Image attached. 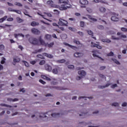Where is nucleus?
<instances>
[{"label": "nucleus", "instance_id": "nucleus-17", "mask_svg": "<svg viewBox=\"0 0 127 127\" xmlns=\"http://www.w3.org/2000/svg\"><path fill=\"white\" fill-rule=\"evenodd\" d=\"M39 23L36 22V21H32L31 23V26L33 27H35L36 26H39Z\"/></svg>", "mask_w": 127, "mask_h": 127}, {"label": "nucleus", "instance_id": "nucleus-45", "mask_svg": "<svg viewBox=\"0 0 127 127\" xmlns=\"http://www.w3.org/2000/svg\"><path fill=\"white\" fill-rule=\"evenodd\" d=\"M46 114H47V113L45 114H43V116L40 115V118H47V119H48V118L46 116Z\"/></svg>", "mask_w": 127, "mask_h": 127}, {"label": "nucleus", "instance_id": "nucleus-12", "mask_svg": "<svg viewBox=\"0 0 127 127\" xmlns=\"http://www.w3.org/2000/svg\"><path fill=\"white\" fill-rule=\"evenodd\" d=\"M99 12L101 13H105L106 12V8H104L103 6H101L100 7H99Z\"/></svg>", "mask_w": 127, "mask_h": 127}, {"label": "nucleus", "instance_id": "nucleus-2", "mask_svg": "<svg viewBox=\"0 0 127 127\" xmlns=\"http://www.w3.org/2000/svg\"><path fill=\"white\" fill-rule=\"evenodd\" d=\"M29 42L31 44L34 45L40 46V45H45V41L42 39V38H41V37H40V39L39 40V41L36 38L30 37V38H29Z\"/></svg>", "mask_w": 127, "mask_h": 127}, {"label": "nucleus", "instance_id": "nucleus-3", "mask_svg": "<svg viewBox=\"0 0 127 127\" xmlns=\"http://www.w3.org/2000/svg\"><path fill=\"white\" fill-rule=\"evenodd\" d=\"M58 24L60 26H67L68 22L66 20H64L63 18H60Z\"/></svg>", "mask_w": 127, "mask_h": 127}, {"label": "nucleus", "instance_id": "nucleus-47", "mask_svg": "<svg viewBox=\"0 0 127 127\" xmlns=\"http://www.w3.org/2000/svg\"><path fill=\"white\" fill-rule=\"evenodd\" d=\"M14 11V12H16V13H18V14H21V11L18 10H13Z\"/></svg>", "mask_w": 127, "mask_h": 127}, {"label": "nucleus", "instance_id": "nucleus-16", "mask_svg": "<svg viewBox=\"0 0 127 127\" xmlns=\"http://www.w3.org/2000/svg\"><path fill=\"white\" fill-rule=\"evenodd\" d=\"M14 36L15 38H17L18 37H22V38L24 37V35L22 34H14Z\"/></svg>", "mask_w": 127, "mask_h": 127}, {"label": "nucleus", "instance_id": "nucleus-40", "mask_svg": "<svg viewBox=\"0 0 127 127\" xmlns=\"http://www.w3.org/2000/svg\"><path fill=\"white\" fill-rule=\"evenodd\" d=\"M102 42H106V43H110L111 42V40H108V39H102Z\"/></svg>", "mask_w": 127, "mask_h": 127}, {"label": "nucleus", "instance_id": "nucleus-9", "mask_svg": "<svg viewBox=\"0 0 127 127\" xmlns=\"http://www.w3.org/2000/svg\"><path fill=\"white\" fill-rule=\"evenodd\" d=\"M45 69L47 71H48L49 72H51L52 69V66H51L50 65H49L48 64H45Z\"/></svg>", "mask_w": 127, "mask_h": 127}, {"label": "nucleus", "instance_id": "nucleus-55", "mask_svg": "<svg viewBox=\"0 0 127 127\" xmlns=\"http://www.w3.org/2000/svg\"><path fill=\"white\" fill-rule=\"evenodd\" d=\"M30 64H32V65H34L36 64V61H31Z\"/></svg>", "mask_w": 127, "mask_h": 127}, {"label": "nucleus", "instance_id": "nucleus-49", "mask_svg": "<svg viewBox=\"0 0 127 127\" xmlns=\"http://www.w3.org/2000/svg\"><path fill=\"white\" fill-rule=\"evenodd\" d=\"M39 82H40L43 85L46 84V82H45L44 80H42V79H40V80H39Z\"/></svg>", "mask_w": 127, "mask_h": 127}, {"label": "nucleus", "instance_id": "nucleus-7", "mask_svg": "<svg viewBox=\"0 0 127 127\" xmlns=\"http://www.w3.org/2000/svg\"><path fill=\"white\" fill-rule=\"evenodd\" d=\"M31 31H32V33L35 35H39L40 33V31L38 30V29L32 28Z\"/></svg>", "mask_w": 127, "mask_h": 127}, {"label": "nucleus", "instance_id": "nucleus-39", "mask_svg": "<svg viewBox=\"0 0 127 127\" xmlns=\"http://www.w3.org/2000/svg\"><path fill=\"white\" fill-rule=\"evenodd\" d=\"M57 62L59 63L64 64V62H65V60H59L57 61Z\"/></svg>", "mask_w": 127, "mask_h": 127}, {"label": "nucleus", "instance_id": "nucleus-14", "mask_svg": "<svg viewBox=\"0 0 127 127\" xmlns=\"http://www.w3.org/2000/svg\"><path fill=\"white\" fill-rule=\"evenodd\" d=\"M117 35L120 36V38H127L126 35L122 34V32H119L118 33H117Z\"/></svg>", "mask_w": 127, "mask_h": 127}, {"label": "nucleus", "instance_id": "nucleus-8", "mask_svg": "<svg viewBox=\"0 0 127 127\" xmlns=\"http://www.w3.org/2000/svg\"><path fill=\"white\" fill-rule=\"evenodd\" d=\"M93 53V57L94 58H98L99 59H100L101 61H104V60L103 59H102V58H101L100 57H99L98 55H96L97 51H92Z\"/></svg>", "mask_w": 127, "mask_h": 127}, {"label": "nucleus", "instance_id": "nucleus-36", "mask_svg": "<svg viewBox=\"0 0 127 127\" xmlns=\"http://www.w3.org/2000/svg\"><path fill=\"white\" fill-rule=\"evenodd\" d=\"M20 61V59L19 58H18V59H14V60H13V62L14 63H19Z\"/></svg>", "mask_w": 127, "mask_h": 127}, {"label": "nucleus", "instance_id": "nucleus-10", "mask_svg": "<svg viewBox=\"0 0 127 127\" xmlns=\"http://www.w3.org/2000/svg\"><path fill=\"white\" fill-rule=\"evenodd\" d=\"M77 73L81 76L84 77L86 75V73L84 70H80L77 72Z\"/></svg>", "mask_w": 127, "mask_h": 127}, {"label": "nucleus", "instance_id": "nucleus-19", "mask_svg": "<svg viewBox=\"0 0 127 127\" xmlns=\"http://www.w3.org/2000/svg\"><path fill=\"white\" fill-rule=\"evenodd\" d=\"M55 89H57V90H65V88H64L63 87H60V86H54V87Z\"/></svg>", "mask_w": 127, "mask_h": 127}, {"label": "nucleus", "instance_id": "nucleus-59", "mask_svg": "<svg viewBox=\"0 0 127 127\" xmlns=\"http://www.w3.org/2000/svg\"><path fill=\"white\" fill-rule=\"evenodd\" d=\"M112 39L116 40H119L120 39V38H116V37L113 36H112Z\"/></svg>", "mask_w": 127, "mask_h": 127}, {"label": "nucleus", "instance_id": "nucleus-30", "mask_svg": "<svg viewBox=\"0 0 127 127\" xmlns=\"http://www.w3.org/2000/svg\"><path fill=\"white\" fill-rule=\"evenodd\" d=\"M5 61H6L5 58L4 57H2V60H1V62H0V64H3L4 63H5Z\"/></svg>", "mask_w": 127, "mask_h": 127}, {"label": "nucleus", "instance_id": "nucleus-42", "mask_svg": "<svg viewBox=\"0 0 127 127\" xmlns=\"http://www.w3.org/2000/svg\"><path fill=\"white\" fill-rule=\"evenodd\" d=\"M23 63L24 64L25 66H26V67L29 66V64L25 61H23Z\"/></svg>", "mask_w": 127, "mask_h": 127}, {"label": "nucleus", "instance_id": "nucleus-58", "mask_svg": "<svg viewBox=\"0 0 127 127\" xmlns=\"http://www.w3.org/2000/svg\"><path fill=\"white\" fill-rule=\"evenodd\" d=\"M7 21H13V18L12 17H10L7 19Z\"/></svg>", "mask_w": 127, "mask_h": 127}, {"label": "nucleus", "instance_id": "nucleus-13", "mask_svg": "<svg viewBox=\"0 0 127 127\" xmlns=\"http://www.w3.org/2000/svg\"><path fill=\"white\" fill-rule=\"evenodd\" d=\"M43 56L50 59H52L53 58V56H52V55L49 54L48 53H43Z\"/></svg>", "mask_w": 127, "mask_h": 127}, {"label": "nucleus", "instance_id": "nucleus-29", "mask_svg": "<svg viewBox=\"0 0 127 127\" xmlns=\"http://www.w3.org/2000/svg\"><path fill=\"white\" fill-rule=\"evenodd\" d=\"M0 106H1L2 107H8V108H12V106H11L10 105H6V104H0Z\"/></svg>", "mask_w": 127, "mask_h": 127}, {"label": "nucleus", "instance_id": "nucleus-11", "mask_svg": "<svg viewBox=\"0 0 127 127\" xmlns=\"http://www.w3.org/2000/svg\"><path fill=\"white\" fill-rule=\"evenodd\" d=\"M64 45H66L67 46H68V47H70V48H71V49H76V46H72L70 44H68L67 43H64Z\"/></svg>", "mask_w": 127, "mask_h": 127}, {"label": "nucleus", "instance_id": "nucleus-15", "mask_svg": "<svg viewBox=\"0 0 127 127\" xmlns=\"http://www.w3.org/2000/svg\"><path fill=\"white\" fill-rule=\"evenodd\" d=\"M87 17L91 20V21L92 22H96L97 21V19L96 18H93L92 17V16L91 15H87Z\"/></svg>", "mask_w": 127, "mask_h": 127}, {"label": "nucleus", "instance_id": "nucleus-26", "mask_svg": "<svg viewBox=\"0 0 127 127\" xmlns=\"http://www.w3.org/2000/svg\"><path fill=\"white\" fill-rule=\"evenodd\" d=\"M16 21L18 23H22L23 21V20L19 17H17Z\"/></svg>", "mask_w": 127, "mask_h": 127}, {"label": "nucleus", "instance_id": "nucleus-46", "mask_svg": "<svg viewBox=\"0 0 127 127\" xmlns=\"http://www.w3.org/2000/svg\"><path fill=\"white\" fill-rule=\"evenodd\" d=\"M86 10L89 13H92V9L90 8H86Z\"/></svg>", "mask_w": 127, "mask_h": 127}, {"label": "nucleus", "instance_id": "nucleus-52", "mask_svg": "<svg viewBox=\"0 0 127 127\" xmlns=\"http://www.w3.org/2000/svg\"><path fill=\"white\" fill-rule=\"evenodd\" d=\"M53 11H54L55 14H60V11H59L57 9L53 10Z\"/></svg>", "mask_w": 127, "mask_h": 127}, {"label": "nucleus", "instance_id": "nucleus-48", "mask_svg": "<svg viewBox=\"0 0 127 127\" xmlns=\"http://www.w3.org/2000/svg\"><path fill=\"white\" fill-rule=\"evenodd\" d=\"M60 114H51V117H56L57 116L59 115Z\"/></svg>", "mask_w": 127, "mask_h": 127}, {"label": "nucleus", "instance_id": "nucleus-57", "mask_svg": "<svg viewBox=\"0 0 127 127\" xmlns=\"http://www.w3.org/2000/svg\"><path fill=\"white\" fill-rule=\"evenodd\" d=\"M74 67V66L73 65H68V68L69 69H73Z\"/></svg>", "mask_w": 127, "mask_h": 127}, {"label": "nucleus", "instance_id": "nucleus-50", "mask_svg": "<svg viewBox=\"0 0 127 127\" xmlns=\"http://www.w3.org/2000/svg\"><path fill=\"white\" fill-rule=\"evenodd\" d=\"M113 56H114V53H113L112 52L107 54V56L108 57Z\"/></svg>", "mask_w": 127, "mask_h": 127}, {"label": "nucleus", "instance_id": "nucleus-64", "mask_svg": "<svg viewBox=\"0 0 127 127\" xmlns=\"http://www.w3.org/2000/svg\"><path fill=\"white\" fill-rule=\"evenodd\" d=\"M123 6H127V2H125L123 3Z\"/></svg>", "mask_w": 127, "mask_h": 127}, {"label": "nucleus", "instance_id": "nucleus-56", "mask_svg": "<svg viewBox=\"0 0 127 127\" xmlns=\"http://www.w3.org/2000/svg\"><path fill=\"white\" fill-rule=\"evenodd\" d=\"M82 78H83V76H77L76 77V79L77 80H80L81 79H82Z\"/></svg>", "mask_w": 127, "mask_h": 127}, {"label": "nucleus", "instance_id": "nucleus-38", "mask_svg": "<svg viewBox=\"0 0 127 127\" xmlns=\"http://www.w3.org/2000/svg\"><path fill=\"white\" fill-rule=\"evenodd\" d=\"M51 36L50 35H49V34L45 35V39L47 40H50L51 39Z\"/></svg>", "mask_w": 127, "mask_h": 127}, {"label": "nucleus", "instance_id": "nucleus-61", "mask_svg": "<svg viewBox=\"0 0 127 127\" xmlns=\"http://www.w3.org/2000/svg\"><path fill=\"white\" fill-rule=\"evenodd\" d=\"M105 69H106V66H102L100 67V70H104Z\"/></svg>", "mask_w": 127, "mask_h": 127}, {"label": "nucleus", "instance_id": "nucleus-33", "mask_svg": "<svg viewBox=\"0 0 127 127\" xmlns=\"http://www.w3.org/2000/svg\"><path fill=\"white\" fill-rule=\"evenodd\" d=\"M113 62H114L115 64H116L117 65H120V62H119L118 60H116V59H113Z\"/></svg>", "mask_w": 127, "mask_h": 127}, {"label": "nucleus", "instance_id": "nucleus-44", "mask_svg": "<svg viewBox=\"0 0 127 127\" xmlns=\"http://www.w3.org/2000/svg\"><path fill=\"white\" fill-rule=\"evenodd\" d=\"M4 49V46L2 44L0 45V50L3 51Z\"/></svg>", "mask_w": 127, "mask_h": 127}, {"label": "nucleus", "instance_id": "nucleus-18", "mask_svg": "<svg viewBox=\"0 0 127 127\" xmlns=\"http://www.w3.org/2000/svg\"><path fill=\"white\" fill-rule=\"evenodd\" d=\"M110 85V83H107L106 85H104V86H99L98 88L99 89H104L105 88H107Z\"/></svg>", "mask_w": 127, "mask_h": 127}, {"label": "nucleus", "instance_id": "nucleus-37", "mask_svg": "<svg viewBox=\"0 0 127 127\" xmlns=\"http://www.w3.org/2000/svg\"><path fill=\"white\" fill-rule=\"evenodd\" d=\"M38 15H40V16H41V17H42V18H43V19H45V20H47V21H50V20H49V19H47V18H45V17H44V15H43L40 14L39 12L38 13Z\"/></svg>", "mask_w": 127, "mask_h": 127}, {"label": "nucleus", "instance_id": "nucleus-32", "mask_svg": "<svg viewBox=\"0 0 127 127\" xmlns=\"http://www.w3.org/2000/svg\"><path fill=\"white\" fill-rule=\"evenodd\" d=\"M43 13H44V14L46 15L47 16L49 17H52V14H51L50 12H43Z\"/></svg>", "mask_w": 127, "mask_h": 127}, {"label": "nucleus", "instance_id": "nucleus-28", "mask_svg": "<svg viewBox=\"0 0 127 127\" xmlns=\"http://www.w3.org/2000/svg\"><path fill=\"white\" fill-rule=\"evenodd\" d=\"M14 5L16 6H18L19 7H22V4L21 3L18 2H15L14 3Z\"/></svg>", "mask_w": 127, "mask_h": 127}, {"label": "nucleus", "instance_id": "nucleus-31", "mask_svg": "<svg viewBox=\"0 0 127 127\" xmlns=\"http://www.w3.org/2000/svg\"><path fill=\"white\" fill-rule=\"evenodd\" d=\"M87 33H88V34L89 35H91L92 37L94 36V35H93L94 34L93 33V32L90 30H89L87 31Z\"/></svg>", "mask_w": 127, "mask_h": 127}, {"label": "nucleus", "instance_id": "nucleus-22", "mask_svg": "<svg viewBox=\"0 0 127 127\" xmlns=\"http://www.w3.org/2000/svg\"><path fill=\"white\" fill-rule=\"evenodd\" d=\"M93 2H94L95 3L101 2V3H105V1L103 0H93Z\"/></svg>", "mask_w": 127, "mask_h": 127}, {"label": "nucleus", "instance_id": "nucleus-21", "mask_svg": "<svg viewBox=\"0 0 127 127\" xmlns=\"http://www.w3.org/2000/svg\"><path fill=\"white\" fill-rule=\"evenodd\" d=\"M54 42H52L50 44H47L46 46H47V47H49V48H52L53 46H54Z\"/></svg>", "mask_w": 127, "mask_h": 127}, {"label": "nucleus", "instance_id": "nucleus-43", "mask_svg": "<svg viewBox=\"0 0 127 127\" xmlns=\"http://www.w3.org/2000/svg\"><path fill=\"white\" fill-rule=\"evenodd\" d=\"M121 30L122 32H127V28H126L122 27L121 28Z\"/></svg>", "mask_w": 127, "mask_h": 127}, {"label": "nucleus", "instance_id": "nucleus-41", "mask_svg": "<svg viewBox=\"0 0 127 127\" xmlns=\"http://www.w3.org/2000/svg\"><path fill=\"white\" fill-rule=\"evenodd\" d=\"M46 63V61L44 60H42L40 61V62L39 63V64L40 65H43Z\"/></svg>", "mask_w": 127, "mask_h": 127}, {"label": "nucleus", "instance_id": "nucleus-27", "mask_svg": "<svg viewBox=\"0 0 127 127\" xmlns=\"http://www.w3.org/2000/svg\"><path fill=\"white\" fill-rule=\"evenodd\" d=\"M52 72L54 74H58V68H53V69L52 70Z\"/></svg>", "mask_w": 127, "mask_h": 127}, {"label": "nucleus", "instance_id": "nucleus-25", "mask_svg": "<svg viewBox=\"0 0 127 127\" xmlns=\"http://www.w3.org/2000/svg\"><path fill=\"white\" fill-rule=\"evenodd\" d=\"M81 53H79L78 52L74 53L73 56L75 58H80Z\"/></svg>", "mask_w": 127, "mask_h": 127}, {"label": "nucleus", "instance_id": "nucleus-6", "mask_svg": "<svg viewBox=\"0 0 127 127\" xmlns=\"http://www.w3.org/2000/svg\"><path fill=\"white\" fill-rule=\"evenodd\" d=\"M91 48H97L98 49H102V46H101L99 44H94V43H93L92 42H91Z\"/></svg>", "mask_w": 127, "mask_h": 127}, {"label": "nucleus", "instance_id": "nucleus-63", "mask_svg": "<svg viewBox=\"0 0 127 127\" xmlns=\"http://www.w3.org/2000/svg\"><path fill=\"white\" fill-rule=\"evenodd\" d=\"M127 106V103L125 102L124 103H123L122 106L123 107H126Z\"/></svg>", "mask_w": 127, "mask_h": 127}, {"label": "nucleus", "instance_id": "nucleus-34", "mask_svg": "<svg viewBox=\"0 0 127 127\" xmlns=\"http://www.w3.org/2000/svg\"><path fill=\"white\" fill-rule=\"evenodd\" d=\"M97 28L99 29V30H103L104 29V26H102V25H99V26H97Z\"/></svg>", "mask_w": 127, "mask_h": 127}, {"label": "nucleus", "instance_id": "nucleus-62", "mask_svg": "<svg viewBox=\"0 0 127 127\" xmlns=\"http://www.w3.org/2000/svg\"><path fill=\"white\" fill-rule=\"evenodd\" d=\"M20 92H22L23 93H25V90H24V88H23L20 89Z\"/></svg>", "mask_w": 127, "mask_h": 127}, {"label": "nucleus", "instance_id": "nucleus-53", "mask_svg": "<svg viewBox=\"0 0 127 127\" xmlns=\"http://www.w3.org/2000/svg\"><path fill=\"white\" fill-rule=\"evenodd\" d=\"M80 27H84V21H80Z\"/></svg>", "mask_w": 127, "mask_h": 127}, {"label": "nucleus", "instance_id": "nucleus-23", "mask_svg": "<svg viewBox=\"0 0 127 127\" xmlns=\"http://www.w3.org/2000/svg\"><path fill=\"white\" fill-rule=\"evenodd\" d=\"M8 101H12V102H16L18 101V98H14L12 99V98H8Z\"/></svg>", "mask_w": 127, "mask_h": 127}, {"label": "nucleus", "instance_id": "nucleus-54", "mask_svg": "<svg viewBox=\"0 0 127 127\" xmlns=\"http://www.w3.org/2000/svg\"><path fill=\"white\" fill-rule=\"evenodd\" d=\"M112 106H115V107H118L119 106V104L117 103H112Z\"/></svg>", "mask_w": 127, "mask_h": 127}, {"label": "nucleus", "instance_id": "nucleus-35", "mask_svg": "<svg viewBox=\"0 0 127 127\" xmlns=\"http://www.w3.org/2000/svg\"><path fill=\"white\" fill-rule=\"evenodd\" d=\"M37 58H39L40 59H45V58L42 55H37Z\"/></svg>", "mask_w": 127, "mask_h": 127}, {"label": "nucleus", "instance_id": "nucleus-5", "mask_svg": "<svg viewBox=\"0 0 127 127\" xmlns=\"http://www.w3.org/2000/svg\"><path fill=\"white\" fill-rule=\"evenodd\" d=\"M118 16V14H115L114 16H112V17H111V19L112 21L118 22L120 20Z\"/></svg>", "mask_w": 127, "mask_h": 127}, {"label": "nucleus", "instance_id": "nucleus-20", "mask_svg": "<svg viewBox=\"0 0 127 127\" xmlns=\"http://www.w3.org/2000/svg\"><path fill=\"white\" fill-rule=\"evenodd\" d=\"M6 18H7V16H5L3 17L2 18H0V23H2L4 21Z\"/></svg>", "mask_w": 127, "mask_h": 127}, {"label": "nucleus", "instance_id": "nucleus-51", "mask_svg": "<svg viewBox=\"0 0 127 127\" xmlns=\"http://www.w3.org/2000/svg\"><path fill=\"white\" fill-rule=\"evenodd\" d=\"M77 33L79 35V36H81V37H82L83 36H84V33H83L82 32H80V31H79V32H77Z\"/></svg>", "mask_w": 127, "mask_h": 127}, {"label": "nucleus", "instance_id": "nucleus-24", "mask_svg": "<svg viewBox=\"0 0 127 127\" xmlns=\"http://www.w3.org/2000/svg\"><path fill=\"white\" fill-rule=\"evenodd\" d=\"M73 43L76 45H82V44L80 43V41H79L78 40H76V39L73 40Z\"/></svg>", "mask_w": 127, "mask_h": 127}, {"label": "nucleus", "instance_id": "nucleus-1", "mask_svg": "<svg viewBox=\"0 0 127 127\" xmlns=\"http://www.w3.org/2000/svg\"><path fill=\"white\" fill-rule=\"evenodd\" d=\"M59 2L60 3H64V4L58 6L60 10H66L71 7V5L68 3V0H59Z\"/></svg>", "mask_w": 127, "mask_h": 127}, {"label": "nucleus", "instance_id": "nucleus-4", "mask_svg": "<svg viewBox=\"0 0 127 127\" xmlns=\"http://www.w3.org/2000/svg\"><path fill=\"white\" fill-rule=\"evenodd\" d=\"M79 3L82 5V6H81V7L85 8L86 7L85 5L88 4V2L87 0H79Z\"/></svg>", "mask_w": 127, "mask_h": 127}, {"label": "nucleus", "instance_id": "nucleus-60", "mask_svg": "<svg viewBox=\"0 0 127 127\" xmlns=\"http://www.w3.org/2000/svg\"><path fill=\"white\" fill-rule=\"evenodd\" d=\"M117 86H118V85H117V84H115L112 85V86H111V88H114L117 87Z\"/></svg>", "mask_w": 127, "mask_h": 127}]
</instances>
